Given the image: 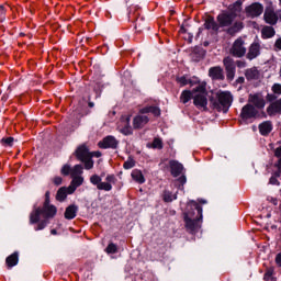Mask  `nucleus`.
<instances>
[{
    "label": "nucleus",
    "mask_w": 281,
    "mask_h": 281,
    "mask_svg": "<svg viewBox=\"0 0 281 281\" xmlns=\"http://www.w3.org/2000/svg\"><path fill=\"white\" fill-rule=\"evenodd\" d=\"M203 209L196 202H190L184 212V227L191 234L201 229Z\"/></svg>",
    "instance_id": "f257e3e1"
},
{
    "label": "nucleus",
    "mask_w": 281,
    "mask_h": 281,
    "mask_svg": "<svg viewBox=\"0 0 281 281\" xmlns=\"http://www.w3.org/2000/svg\"><path fill=\"white\" fill-rule=\"evenodd\" d=\"M115 176L108 175L105 181L102 182V178L98 175H93L90 178V183L97 186L98 190H104L105 192H111L113 190V184H115Z\"/></svg>",
    "instance_id": "f03ea898"
},
{
    "label": "nucleus",
    "mask_w": 281,
    "mask_h": 281,
    "mask_svg": "<svg viewBox=\"0 0 281 281\" xmlns=\"http://www.w3.org/2000/svg\"><path fill=\"white\" fill-rule=\"evenodd\" d=\"M193 104L198 109H207V90H205V85H199L193 89Z\"/></svg>",
    "instance_id": "7ed1b4c3"
},
{
    "label": "nucleus",
    "mask_w": 281,
    "mask_h": 281,
    "mask_svg": "<svg viewBox=\"0 0 281 281\" xmlns=\"http://www.w3.org/2000/svg\"><path fill=\"white\" fill-rule=\"evenodd\" d=\"M217 102H213L214 109H217V111H224V113H227V110L229 106H232V102L234 98L232 97V93L227 91H220L216 93Z\"/></svg>",
    "instance_id": "20e7f679"
},
{
    "label": "nucleus",
    "mask_w": 281,
    "mask_h": 281,
    "mask_svg": "<svg viewBox=\"0 0 281 281\" xmlns=\"http://www.w3.org/2000/svg\"><path fill=\"white\" fill-rule=\"evenodd\" d=\"M43 212V209L35 207L30 214V224L34 225L37 223V227L35 228L36 232L45 229V227H47V218L41 221V217L45 216V213Z\"/></svg>",
    "instance_id": "39448f33"
},
{
    "label": "nucleus",
    "mask_w": 281,
    "mask_h": 281,
    "mask_svg": "<svg viewBox=\"0 0 281 281\" xmlns=\"http://www.w3.org/2000/svg\"><path fill=\"white\" fill-rule=\"evenodd\" d=\"M231 54L233 56H236V58H243L245 54H247V48L245 47V41L243 38H237L232 48H231Z\"/></svg>",
    "instance_id": "423d86ee"
},
{
    "label": "nucleus",
    "mask_w": 281,
    "mask_h": 281,
    "mask_svg": "<svg viewBox=\"0 0 281 281\" xmlns=\"http://www.w3.org/2000/svg\"><path fill=\"white\" fill-rule=\"evenodd\" d=\"M245 12L246 16H249L250 19H256L260 16L262 12H265V7L259 2H255L246 7Z\"/></svg>",
    "instance_id": "0eeeda50"
},
{
    "label": "nucleus",
    "mask_w": 281,
    "mask_h": 281,
    "mask_svg": "<svg viewBox=\"0 0 281 281\" xmlns=\"http://www.w3.org/2000/svg\"><path fill=\"white\" fill-rule=\"evenodd\" d=\"M117 131L123 135H133V127H131V116H122L119 124Z\"/></svg>",
    "instance_id": "6e6552de"
},
{
    "label": "nucleus",
    "mask_w": 281,
    "mask_h": 281,
    "mask_svg": "<svg viewBox=\"0 0 281 281\" xmlns=\"http://www.w3.org/2000/svg\"><path fill=\"white\" fill-rule=\"evenodd\" d=\"M234 19H236V14L232 12H223L217 16L221 27H229L234 23Z\"/></svg>",
    "instance_id": "1a4fd4ad"
},
{
    "label": "nucleus",
    "mask_w": 281,
    "mask_h": 281,
    "mask_svg": "<svg viewBox=\"0 0 281 281\" xmlns=\"http://www.w3.org/2000/svg\"><path fill=\"white\" fill-rule=\"evenodd\" d=\"M278 11L276 13L273 9L267 8L263 14V19L269 25H276V23H278Z\"/></svg>",
    "instance_id": "9d476101"
},
{
    "label": "nucleus",
    "mask_w": 281,
    "mask_h": 281,
    "mask_svg": "<svg viewBox=\"0 0 281 281\" xmlns=\"http://www.w3.org/2000/svg\"><path fill=\"white\" fill-rule=\"evenodd\" d=\"M149 121L150 120L148 119V116H146L144 113L138 114L133 119V128H144Z\"/></svg>",
    "instance_id": "9b49d317"
},
{
    "label": "nucleus",
    "mask_w": 281,
    "mask_h": 281,
    "mask_svg": "<svg viewBox=\"0 0 281 281\" xmlns=\"http://www.w3.org/2000/svg\"><path fill=\"white\" fill-rule=\"evenodd\" d=\"M44 218H54L56 216V206L49 204V199L46 198L43 206Z\"/></svg>",
    "instance_id": "f8f14e48"
},
{
    "label": "nucleus",
    "mask_w": 281,
    "mask_h": 281,
    "mask_svg": "<svg viewBox=\"0 0 281 281\" xmlns=\"http://www.w3.org/2000/svg\"><path fill=\"white\" fill-rule=\"evenodd\" d=\"M248 102L254 104L256 109H265V98L261 94H250Z\"/></svg>",
    "instance_id": "ddd939ff"
},
{
    "label": "nucleus",
    "mask_w": 281,
    "mask_h": 281,
    "mask_svg": "<svg viewBox=\"0 0 281 281\" xmlns=\"http://www.w3.org/2000/svg\"><path fill=\"white\" fill-rule=\"evenodd\" d=\"M76 157L79 159V161L91 159L92 155L89 153V148H87V145H81L76 150Z\"/></svg>",
    "instance_id": "4468645a"
},
{
    "label": "nucleus",
    "mask_w": 281,
    "mask_h": 281,
    "mask_svg": "<svg viewBox=\"0 0 281 281\" xmlns=\"http://www.w3.org/2000/svg\"><path fill=\"white\" fill-rule=\"evenodd\" d=\"M257 114H258V111L251 104L245 105L241 110V117L244 120H249L251 117H256Z\"/></svg>",
    "instance_id": "2eb2a0df"
},
{
    "label": "nucleus",
    "mask_w": 281,
    "mask_h": 281,
    "mask_svg": "<svg viewBox=\"0 0 281 281\" xmlns=\"http://www.w3.org/2000/svg\"><path fill=\"white\" fill-rule=\"evenodd\" d=\"M83 182H85V178H82V176L72 177V181L68 187V194H74L76 192V189L80 188V186H82Z\"/></svg>",
    "instance_id": "dca6fc26"
},
{
    "label": "nucleus",
    "mask_w": 281,
    "mask_h": 281,
    "mask_svg": "<svg viewBox=\"0 0 281 281\" xmlns=\"http://www.w3.org/2000/svg\"><path fill=\"white\" fill-rule=\"evenodd\" d=\"M117 139L114 136H106L99 143L100 148H117Z\"/></svg>",
    "instance_id": "f3484780"
},
{
    "label": "nucleus",
    "mask_w": 281,
    "mask_h": 281,
    "mask_svg": "<svg viewBox=\"0 0 281 281\" xmlns=\"http://www.w3.org/2000/svg\"><path fill=\"white\" fill-rule=\"evenodd\" d=\"M209 76L212 78V80H223L225 78L223 75V68H221V66L210 68Z\"/></svg>",
    "instance_id": "a211bd4d"
},
{
    "label": "nucleus",
    "mask_w": 281,
    "mask_h": 281,
    "mask_svg": "<svg viewBox=\"0 0 281 281\" xmlns=\"http://www.w3.org/2000/svg\"><path fill=\"white\" fill-rule=\"evenodd\" d=\"M169 166L171 168L172 177H179L183 172V165L177 160H170Z\"/></svg>",
    "instance_id": "6ab92c4d"
},
{
    "label": "nucleus",
    "mask_w": 281,
    "mask_h": 281,
    "mask_svg": "<svg viewBox=\"0 0 281 281\" xmlns=\"http://www.w3.org/2000/svg\"><path fill=\"white\" fill-rule=\"evenodd\" d=\"M258 56H260V44L254 43L249 47L247 58L254 60V58H258Z\"/></svg>",
    "instance_id": "aec40b11"
},
{
    "label": "nucleus",
    "mask_w": 281,
    "mask_h": 281,
    "mask_svg": "<svg viewBox=\"0 0 281 281\" xmlns=\"http://www.w3.org/2000/svg\"><path fill=\"white\" fill-rule=\"evenodd\" d=\"M76 214H78V207L76 205H69L65 211V218L71 221L76 218Z\"/></svg>",
    "instance_id": "412c9836"
},
{
    "label": "nucleus",
    "mask_w": 281,
    "mask_h": 281,
    "mask_svg": "<svg viewBox=\"0 0 281 281\" xmlns=\"http://www.w3.org/2000/svg\"><path fill=\"white\" fill-rule=\"evenodd\" d=\"M246 78L248 80H258L260 78V71L256 67L249 68L246 70Z\"/></svg>",
    "instance_id": "4be33fe9"
},
{
    "label": "nucleus",
    "mask_w": 281,
    "mask_h": 281,
    "mask_svg": "<svg viewBox=\"0 0 281 281\" xmlns=\"http://www.w3.org/2000/svg\"><path fill=\"white\" fill-rule=\"evenodd\" d=\"M259 131L261 135H269V133L273 131V125L271 124V122L266 121L259 125Z\"/></svg>",
    "instance_id": "5701e85b"
},
{
    "label": "nucleus",
    "mask_w": 281,
    "mask_h": 281,
    "mask_svg": "<svg viewBox=\"0 0 281 281\" xmlns=\"http://www.w3.org/2000/svg\"><path fill=\"white\" fill-rule=\"evenodd\" d=\"M262 38H273L276 36V29L272 26H263L261 30Z\"/></svg>",
    "instance_id": "b1692460"
},
{
    "label": "nucleus",
    "mask_w": 281,
    "mask_h": 281,
    "mask_svg": "<svg viewBox=\"0 0 281 281\" xmlns=\"http://www.w3.org/2000/svg\"><path fill=\"white\" fill-rule=\"evenodd\" d=\"M192 98H194V92H192L190 90L182 91V93L180 95V100L183 104H188V102H190V100H192Z\"/></svg>",
    "instance_id": "393cba45"
},
{
    "label": "nucleus",
    "mask_w": 281,
    "mask_h": 281,
    "mask_svg": "<svg viewBox=\"0 0 281 281\" xmlns=\"http://www.w3.org/2000/svg\"><path fill=\"white\" fill-rule=\"evenodd\" d=\"M206 30H213L214 32L218 31V24L214 21V18L209 16L204 23Z\"/></svg>",
    "instance_id": "a878e982"
},
{
    "label": "nucleus",
    "mask_w": 281,
    "mask_h": 281,
    "mask_svg": "<svg viewBox=\"0 0 281 281\" xmlns=\"http://www.w3.org/2000/svg\"><path fill=\"white\" fill-rule=\"evenodd\" d=\"M223 63L226 71H236V66L234 65V59L232 57H225Z\"/></svg>",
    "instance_id": "bb28decb"
},
{
    "label": "nucleus",
    "mask_w": 281,
    "mask_h": 281,
    "mask_svg": "<svg viewBox=\"0 0 281 281\" xmlns=\"http://www.w3.org/2000/svg\"><path fill=\"white\" fill-rule=\"evenodd\" d=\"M67 194H71V193H69V188L61 187L57 191L56 200L57 201H65V199H67Z\"/></svg>",
    "instance_id": "cd10ccee"
},
{
    "label": "nucleus",
    "mask_w": 281,
    "mask_h": 281,
    "mask_svg": "<svg viewBox=\"0 0 281 281\" xmlns=\"http://www.w3.org/2000/svg\"><path fill=\"white\" fill-rule=\"evenodd\" d=\"M177 82H178V85H180V87H186V85H191V87H194V85H196V81L190 80V79L186 78V76L178 77Z\"/></svg>",
    "instance_id": "c85d7f7f"
},
{
    "label": "nucleus",
    "mask_w": 281,
    "mask_h": 281,
    "mask_svg": "<svg viewBox=\"0 0 281 281\" xmlns=\"http://www.w3.org/2000/svg\"><path fill=\"white\" fill-rule=\"evenodd\" d=\"M140 113H153V115H155L156 117H159V115H161V111L159 110V108L155 106L144 108L140 110Z\"/></svg>",
    "instance_id": "c756f323"
},
{
    "label": "nucleus",
    "mask_w": 281,
    "mask_h": 281,
    "mask_svg": "<svg viewBox=\"0 0 281 281\" xmlns=\"http://www.w3.org/2000/svg\"><path fill=\"white\" fill-rule=\"evenodd\" d=\"M0 144L3 148H12V146H14V137H3L1 138Z\"/></svg>",
    "instance_id": "7c9ffc66"
},
{
    "label": "nucleus",
    "mask_w": 281,
    "mask_h": 281,
    "mask_svg": "<svg viewBox=\"0 0 281 281\" xmlns=\"http://www.w3.org/2000/svg\"><path fill=\"white\" fill-rule=\"evenodd\" d=\"M132 178L134 179V181H136L137 183H144L146 181V179H144V175L142 173V171L139 170H133L132 171Z\"/></svg>",
    "instance_id": "2f4dec72"
},
{
    "label": "nucleus",
    "mask_w": 281,
    "mask_h": 281,
    "mask_svg": "<svg viewBox=\"0 0 281 281\" xmlns=\"http://www.w3.org/2000/svg\"><path fill=\"white\" fill-rule=\"evenodd\" d=\"M18 263H19V255L13 254L7 258L8 267H16Z\"/></svg>",
    "instance_id": "473e14b6"
},
{
    "label": "nucleus",
    "mask_w": 281,
    "mask_h": 281,
    "mask_svg": "<svg viewBox=\"0 0 281 281\" xmlns=\"http://www.w3.org/2000/svg\"><path fill=\"white\" fill-rule=\"evenodd\" d=\"M82 175V165H76L71 170H70V176L71 177H80Z\"/></svg>",
    "instance_id": "72a5a7b5"
},
{
    "label": "nucleus",
    "mask_w": 281,
    "mask_h": 281,
    "mask_svg": "<svg viewBox=\"0 0 281 281\" xmlns=\"http://www.w3.org/2000/svg\"><path fill=\"white\" fill-rule=\"evenodd\" d=\"M177 200V195H173L170 193V191H165L164 193V202L165 203H171V201Z\"/></svg>",
    "instance_id": "f704fd0d"
},
{
    "label": "nucleus",
    "mask_w": 281,
    "mask_h": 281,
    "mask_svg": "<svg viewBox=\"0 0 281 281\" xmlns=\"http://www.w3.org/2000/svg\"><path fill=\"white\" fill-rule=\"evenodd\" d=\"M151 148H158L161 150L164 148V143L159 138H155L154 142L151 143Z\"/></svg>",
    "instance_id": "c9c22d12"
},
{
    "label": "nucleus",
    "mask_w": 281,
    "mask_h": 281,
    "mask_svg": "<svg viewBox=\"0 0 281 281\" xmlns=\"http://www.w3.org/2000/svg\"><path fill=\"white\" fill-rule=\"evenodd\" d=\"M135 167V160L133 159H127L124 165H123V168H125V170H131V168H134Z\"/></svg>",
    "instance_id": "e433bc0d"
},
{
    "label": "nucleus",
    "mask_w": 281,
    "mask_h": 281,
    "mask_svg": "<svg viewBox=\"0 0 281 281\" xmlns=\"http://www.w3.org/2000/svg\"><path fill=\"white\" fill-rule=\"evenodd\" d=\"M106 254H116L117 252V246L115 244H109L106 249Z\"/></svg>",
    "instance_id": "4c0bfd02"
},
{
    "label": "nucleus",
    "mask_w": 281,
    "mask_h": 281,
    "mask_svg": "<svg viewBox=\"0 0 281 281\" xmlns=\"http://www.w3.org/2000/svg\"><path fill=\"white\" fill-rule=\"evenodd\" d=\"M81 161L85 164L86 170H91V168H93V160L91 158Z\"/></svg>",
    "instance_id": "58836bf2"
},
{
    "label": "nucleus",
    "mask_w": 281,
    "mask_h": 281,
    "mask_svg": "<svg viewBox=\"0 0 281 281\" xmlns=\"http://www.w3.org/2000/svg\"><path fill=\"white\" fill-rule=\"evenodd\" d=\"M272 91L273 93H276L277 95H281V85L280 83H274L272 86Z\"/></svg>",
    "instance_id": "ea45409f"
},
{
    "label": "nucleus",
    "mask_w": 281,
    "mask_h": 281,
    "mask_svg": "<svg viewBox=\"0 0 281 281\" xmlns=\"http://www.w3.org/2000/svg\"><path fill=\"white\" fill-rule=\"evenodd\" d=\"M71 175V167L69 165H65L63 168H61V175H65L67 177V175Z\"/></svg>",
    "instance_id": "a19ab883"
},
{
    "label": "nucleus",
    "mask_w": 281,
    "mask_h": 281,
    "mask_svg": "<svg viewBox=\"0 0 281 281\" xmlns=\"http://www.w3.org/2000/svg\"><path fill=\"white\" fill-rule=\"evenodd\" d=\"M274 49H276V52H280L281 50V37L276 41Z\"/></svg>",
    "instance_id": "79ce46f5"
},
{
    "label": "nucleus",
    "mask_w": 281,
    "mask_h": 281,
    "mask_svg": "<svg viewBox=\"0 0 281 281\" xmlns=\"http://www.w3.org/2000/svg\"><path fill=\"white\" fill-rule=\"evenodd\" d=\"M239 30H243V22H236L234 25V32H239Z\"/></svg>",
    "instance_id": "37998d69"
},
{
    "label": "nucleus",
    "mask_w": 281,
    "mask_h": 281,
    "mask_svg": "<svg viewBox=\"0 0 281 281\" xmlns=\"http://www.w3.org/2000/svg\"><path fill=\"white\" fill-rule=\"evenodd\" d=\"M53 181H54L55 186H60V183H63V178L55 177Z\"/></svg>",
    "instance_id": "c03bdc74"
},
{
    "label": "nucleus",
    "mask_w": 281,
    "mask_h": 281,
    "mask_svg": "<svg viewBox=\"0 0 281 281\" xmlns=\"http://www.w3.org/2000/svg\"><path fill=\"white\" fill-rule=\"evenodd\" d=\"M274 157H278V159H281V146L278 147V148L274 150Z\"/></svg>",
    "instance_id": "a18cd8bd"
},
{
    "label": "nucleus",
    "mask_w": 281,
    "mask_h": 281,
    "mask_svg": "<svg viewBox=\"0 0 281 281\" xmlns=\"http://www.w3.org/2000/svg\"><path fill=\"white\" fill-rule=\"evenodd\" d=\"M271 276H273V270H272V269H270V270H268V271L266 272L265 279H266V280H269V279L271 278Z\"/></svg>",
    "instance_id": "49530a36"
},
{
    "label": "nucleus",
    "mask_w": 281,
    "mask_h": 281,
    "mask_svg": "<svg viewBox=\"0 0 281 281\" xmlns=\"http://www.w3.org/2000/svg\"><path fill=\"white\" fill-rule=\"evenodd\" d=\"M227 71V78H229V80H234V71L235 70H226Z\"/></svg>",
    "instance_id": "de8ad7c7"
},
{
    "label": "nucleus",
    "mask_w": 281,
    "mask_h": 281,
    "mask_svg": "<svg viewBox=\"0 0 281 281\" xmlns=\"http://www.w3.org/2000/svg\"><path fill=\"white\" fill-rule=\"evenodd\" d=\"M276 263L281 267V254H278L276 257Z\"/></svg>",
    "instance_id": "09e8293b"
},
{
    "label": "nucleus",
    "mask_w": 281,
    "mask_h": 281,
    "mask_svg": "<svg viewBox=\"0 0 281 281\" xmlns=\"http://www.w3.org/2000/svg\"><path fill=\"white\" fill-rule=\"evenodd\" d=\"M90 155H92L91 158L92 157H102V153H100V151H93V153H90Z\"/></svg>",
    "instance_id": "8fccbe9b"
},
{
    "label": "nucleus",
    "mask_w": 281,
    "mask_h": 281,
    "mask_svg": "<svg viewBox=\"0 0 281 281\" xmlns=\"http://www.w3.org/2000/svg\"><path fill=\"white\" fill-rule=\"evenodd\" d=\"M276 166H277L279 172H281V158L278 159Z\"/></svg>",
    "instance_id": "3c124183"
},
{
    "label": "nucleus",
    "mask_w": 281,
    "mask_h": 281,
    "mask_svg": "<svg viewBox=\"0 0 281 281\" xmlns=\"http://www.w3.org/2000/svg\"><path fill=\"white\" fill-rule=\"evenodd\" d=\"M274 99H276V95H273V94L267 95V100H269V102H272V100H274Z\"/></svg>",
    "instance_id": "603ef678"
},
{
    "label": "nucleus",
    "mask_w": 281,
    "mask_h": 281,
    "mask_svg": "<svg viewBox=\"0 0 281 281\" xmlns=\"http://www.w3.org/2000/svg\"><path fill=\"white\" fill-rule=\"evenodd\" d=\"M3 14H5V9L3 5H0V16H3Z\"/></svg>",
    "instance_id": "864d4df0"
},
{
    "label": "nucleus",
    "mask_w": 281,
    "mask_h": 281,
    "mask_svg": "<svg viewBox=\"0 0 281 281\" xmlns=\"http://www.w3.org/2000/svg\"><path fill=\"white\" fill-rule=\"evenodd\" d=\"M271 201H272L273 205H278V200L271 199Z\"/></svg>",
    "instance_id": "5fc2aeb1"
},
{
    "label": "nucleus",
    "mask_w": 281,
    "mask_h": 281,
    "mask_svg": "<svg viewBox=\"0 0 281 281\" xmlns=\"http://www.w3.org/2000/svg\"><path fill=\"white\" fill-rule=\"evenodd\" d=\"M270 183H276V178H271Z\"/></svg>",
    "instance_id": "6e6d98bb"
},
{
    "label": "nucleus",
    "mask_w": 281,
    "mask_h": 281,
    "mask_svg": "<svg viewBox=\"0 0 281 281\" xmlns=\"http://www.w3.org/2000/svg\"><path fill=\"white\" fill-rule=\"evenodd\" d=\"M50 234H53L54 236H56V229H52Z\"/></svg>",
    "instance_id": "4d7b16f0"
},
{
    "label": "nucleus",
    "mask_w": 281,
    "mask_h": 281,
    "mask_svg": "<svg viewBox=\"0 0 281 281\" xmlns=\"http://www.w3.org/2000/svg\"><path fill=\"white\" fill-rule=\"evenodd\" d=\"M180 180L186 183V177H181Z\"/></svg>",
    "instance_id": "13d9d810"
},
{
    "label": "nucleus",
    "mask_w": 281,
    "mask_h": 281,
    "mask_svg": "<svg viewBox=\"0 0 281 281\" xmlns=\"http://www.w3.org/2000/svg\"><path fill=\"white\" fill-rule=\"evenodd\" d=\"M245 81V78H239L238 79V82H244Z\"/></svg>",
    "instance_id": "bf43d9fd"
},
{
    "label": "nucleus",
    "mask_w": 281,
    "mask_h": 281,
    "mask_svg": "<svg viewBox=\"0 0 281 281\" xmlns=\"http://www.w3.org/2000/svg\"><path fill=\"white\" fill-rule=\"evenodd\" d=\"M200 203H207V201H205V200H202V201H200Z\"/></svg>",
    "instance_id": "052dcab7"
},
{
    "label": "nucleus",
    "mask_w": 281,
    "mask_h": 281,
    "mask_svg": "<svg viewBox=\"0 0 281 281\" xmlns=\"http://www.w3.org/2000/svg\"><path fill=\"white\" fill-rule=\"evenodd\" d=\"M89 106L93 108V103L90 102V103H89Z\"/></svg>",
    "instance_id": "680f3d73"
}]
</instances>
